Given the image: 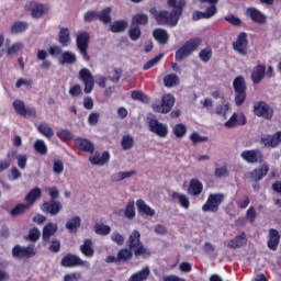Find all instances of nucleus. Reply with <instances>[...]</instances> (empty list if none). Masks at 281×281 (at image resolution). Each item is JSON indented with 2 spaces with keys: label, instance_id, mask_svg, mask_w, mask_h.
Segmentation results:
<instances>
[{
  "label": "nucleus",
  "instance_id": "f257e3e1",
  "mask_svg": "<svg viewBox=\"0 0 281 281\" xmlns=\"http://www.w3.org/2000/svg\"><path fill=\"white\" fill-rule=\"evenodd\" d=\"M169 8H172L171 12L167 10L157 11V8L153 7L149 10V13L156 20L158 25H169V27H176L177 23H179V19L183 14V8H186V1L180 0H168L167 1Z\"/></svg>",
  "mask_w": 281,
  "mask_h": 281
},
{
  "label": "nucleus",
  "instance_id": "f03ea898",
  "mask_svg": "<svg viewBox=\"0 0 281 281\" xmlns=\"http://www.w3.org/2000/svg\"><path fill=\"white\" fill-rule=\"evenodd\" d=\"M126 247L133 251L135 258H139L140 256H150V249L144 246L142 243V234L139 231H133L126 240Z\"/></svg>",
  "mask_w": 281,
  "mask_h": 281
},
{
  "label": "nucleus",
  "instance_id": "7ed1b4c3",
  "mask_svg": "<svg viewBox=\"0 0 281 281\" xmlns=\"http://www.w3.org/2000/svg\"><path fill=\"white\" fill-rule=\"evenodd\" d=\"M202 40L199 37L191 38L187 41L177 52L175 58L177 63L186 60L189 56H192L196 47L201 45Z\"/></svg>",
  "mask_w": 281,
  "mask_h": 281
},
{
  "label": "nucleus",
  "instance_id": "20e7f679",
  "mask_svg": "<svg viewBox=\"0 0 281 281\" xmlns=\"http://www.w3.org/2000/svg\"><path fill=\"white\" fill-rule=\"evenodd\" d=\"M233 88L235 91V104L236 106H243L245 100H247V81L245 77L238 76L233 80Z\"/></svg>",
  "mask_w": 281,
  "mask_h": 281
},
{
  "label": "nucleus",
  "instance_id": "39448f33",
  "mask_svg": "<svg viewBox=\"0 0 281 281\" xmlns=\"http://www.w3.org/2000/svg\"><path fill=\"white\" fill-rule=\"evenodd\" d=\"M91 41V35L89 32H79L76 36V45L79 54L83 57V60L86 63H89L91 60V56H89L88 49H89V43Z\"/></svg>",
  "mask_w": 281,
  "mask_h": 281
},
{
  "label": "nucleus",
  "instance_id": "423d86ee",
  "mask_svg": "<svg viewBox=\"0 0 281 281\" xmlns=\"http://www.w3.org/2000/svg\"><path fill=\"white\" fill-rule=\"evenodd\" d=\"M225 201V194L223 193H211L207 198V201L202 206L204 212H212L216 214L218 212V207H221V203Z\"/></svg>",
  "mask_w": 281,
  "mask_h": 281
},
{
  "label": "nucleus",
  "instance_id": "0eeeda50",
  "mask_svg": "<svg viewBox=\"0 0 281 281\" xmlns=\"http://www.w3.org/2000/svg\"><path fill=\"white\" fill-rule=\"evenodd\" d=\"M79 80H81V82L85 85L83 92L86 94L93 91V87H95V79L93 78V75L89 68H82L79 70Z\"/></svg>",
  "mask_w": 281,
  "mask_h": 281
},
{
  "label": "nucleus",
  "instance_id": "6e6552de",
  "mask_svg": "<svg viewBox=\"0 0 281 281\" xmlns=\"http://www.w3.org/2000/svg\"><path fill=\"white\" fill-rule=\"evenodd\" d=\"M240 157L246 164H265V154L260 149H246Z\"/></svg>",
  "mask_w": 281,
  "mask_h": 281
},
{
  "label": "nucleus",
  "instance_id": "1a4fd4ad",
  "mask_svg": "<svg viewBox=\"0 0 281 281\" xmlns=\"http://www.w3.org/2000/svg\"><path fill=\"white\" fill-rule=\"evenodd\" d=\"M36 255V246L34 244L29 245L27 247H22L16 245L12 249L13 258H34Z\"/></svg>",
  "mask_w": 281,
  "mask_h": 281
},
{
  "label": "nucleus",
  "instance_id": "9d476101",
  "mask_svg": "<svg viewBox=\"0 0 281 281\" xmlns=\"http://www.w3.org/2000/svg\"><path fill=\"white\" fill-rule=\"evenodd\" d=\"M175 106V97L172 94H165L161 98V104H154L153 109L156 113H170Z\"/></svg>",
  "mask_w": 281,
  "mask_h": 281
},
{
  "label": "nucleus",
  "instance_id": "9b49d317",
  "mask_svg": "<svg viewBox=\"0 0 281 281\" xmlns=\"http://www.w3.org/2000/svg\"><path fill=\"white\" fill-rule=\"evenodd\" d=\"M148 126L150 133H154L158 137H168V125L159 122V120L148 117Z\"/></svg>",
  "mask_w": 281,
  "mask_h": 281
},
{
  "label": "nucleus",
  "instance_id": "f8f14e48",
  "mask_svg": "<svg viewBox=\"0 0 281 281\" xmlns=\"http://www.w3.org/2000/svg\"><path fill=\"white\" fill-rule=\"evenodd\" d=\"M254 113L257 117L271 120L273 117V110L265 101H259L254 104Z\"/></svg>",
  "mask_w": 281,
  "mask_h": 281
},
{
  "label": "nucleus",
  "instance_id": "ddd939ff",
  "mask_svg": "<svg viewBox=\"0 0 281 281\" xmlns=\"http://www.w3.org/2000/svg\"><path fill=\"white\" fill-rule=\"evenodd\" d=\"M41 210L45 214H50V216H58L63 210V203H60V201L49 200L42 204Z\"/></svg>",
  "mask_w": 281,
  "mask_h": 281
},
{
  "label": "nucleus",
  "instance_id": "4468645a",
  "mask_svg": "<svg viewBox=\"0 0 281 281\" xmlns=\"http://www.w3.org/2000/svg\"><path fill=\"white\" fill-rule=\"evenodd\" d=\"M61 267H82L87 265V261L80 259L78 255H74L71 252H68L66 256L63 257L60 261Z\"/></svg>",
  "mask_w": 281,
  "mask_h": 281
},
{
  "label": "nucleus",
  "instance_id": "2eb2a0df",
  "mask_svg": "<svg viewBox=\"0 0 281 281\" xmlns=\"http://www.w3.org/2000/svg\"><path fill=\"white\" fill-rule=\"evenodd\" d=\"M247 45H249V41L247 40V33H239L237 41L233 43V49L241 54V56H247Z\"/></svg>",
  "mask_w": 281,
  "mask_h": 281
},
{
  "label": "nucleus",
  "instance_id": "dca6fc26",
  "mask_svg": "<svg viewBox=\"0 0 281 281\" xmlns=\"http://www.w3.org/2000/svg\"><path fill=\"white\" fill-rule=\"evenodd\" d=\"M261 144L267 148H278L281 145V131H278L273 135L266 134L261 137Z\"/></svg>",
  "mask_w": 281,
  "mask_h": 281
},
{
  "label": "nucleus",
  "instance_id": "f3484780",
  "mask_svg": "<svg viewBox=\"0 0 281 281\" xmlns=\"http://www.w3.org/2000/svg\"><path fill=\"white\" fill-rule=\"evenodd\" d=\"M269 175V164H263L261 167L254 169L249 172V178L255 181V183H258L259 181H262L265 177Z\"/></svg>",
  "mask_w": 281,
  "mask_h": 281
},
{
  "label": "nucleus",
  "instance_id": "a211bd4d",
  "mask_svg": "<svg viewBox=\"0 0 281 281\" xmlns=\"http://www.w3.org/2000/svg\"><path fill=\"white\" fill-rule=\"evenodd\" d=\"M267 74V66L260 64L254 67L250 78L254 85H260L262 80H265V76Z\"/></svg>",
  "mask_w": 281,
  "mask_h": 281
},
{
  "label": "nucleus",
  "instance_id": "6ab92c4d",
  "mask_svg": "<svg viewBox=\"0 0 281 281\" xmlns=\"http://www.w3.org/2000/svg\"><path fill=\"white\" fill-rule=\"evenodd\" d=\"M247 124V116L233 113L231 119L224 123L225 128H236V126H245Z\"/></svg>",
  "mask_w": 281,
  "mask_h": 281
},
{
  "label": "nucleus",
  "instance_id": "aec40b11",
  "mask_svg": "<svg viewBox=\"0 0 281 281\" xmlns=\"http://www.w3.org/2000/svg\"><path fill=\"white\" fill-rule=\"evenodd\" d=\"M29 5L31 8V14L33 19H42L43 14L49 11V7L41 4L36 1H31Z\"/></svg>",
  "mask_w": 281,
  "mask_h": 281
},
{
  "label": "nucleus",
  "instance_id": "412c9836",
  "mask_svg": "<svg viewBox=\"0 0 281 281\" xmlns=\"http://www.w3.org/2000/svg\"><path fill=\"white\" fill-rule=\"evenodd\" d=\"M268 249L271 251H278V246L280 245V232L274 228L269 229Z\"/></svg>",
  "mask_w": 281,
  "mask_h": 281
},
{
  "label": "nucleus",
  "instance_id": "4be33fe9",
  "mask_svg": "<svg viewBox=\"0 0 281 281\" xmlns=\"http://www.w3.org/2000/svg\"><path fill=\"white\" fill-rule=\"evenodd\" d=\"M218 12V9L214 5L207 7L205 12L195 11L192 14L193 21H201V19H212Z\"/></svg>",
  "mask_w": 281,
  "mask_h": 281
},
{
  "label": "nucleus",
  "instance_id": "5701e85b",
  "mask_svg": "<svg viewBox=\"0 0 281 281\" xmlns=\"http://www.w3.org/2000/svg\"><path fill=\"white\" fill-rule=\"evenodd\" d=\"M187 192L191 196L201 195V192H203V182H200L196 178L191 179Z\"/></svg>",
  "mask_w": 281,
  "mask_h": 281
},
{
  "label": "nucleus",
  "instance_id": "b1692460",
  "mask_svg": "<svg viewBox=\"0 0 281 281\" xmlns=\"http://www.w3.org/2000/svg\"><path fill=\"white\" fill-rule=\"evenodd\" d=\"M56 232H58V225L54 224V223H47L43 227V232H42L43 243H49L52 239V236H54V234H56Z\"/></svg>",
  "mask_w": 281,
  "mask_h": 281
},
{
  "label": "nucleus",
  "instance_id": "393cba45",
  "mask_svg": "<svg viewBox=\"0 0 281 281\" xmlns=\"http://www.w3.org/2000/svg\"><path fill=\"white\" fill-rule=\"evenodd\" d=\"M247 14L250 16L251 21L259 23V25L267 23V16L256 8H248Z\"/></svg>",
  "mask_w": 281,
  "mask_h": 281
},
{
  "label": "nucleus",
  "instance_id": "a878e982",
  "mask_svg": "<svg viewBox=\"0 0 281 281\" xmlns=\"http://www.w3.org/2000/svg\"><path fill=\"white\" fill-rule=\"evenodd\" d=\"M153 36L159 45H168V41H170V35H168V31L165 29H156L153 32Z\"/></svg>",
  "mask_w": 281,
  "mask_h": 281
},
{
  "label": "nucleus",
  "instance_id": "bb28decb",
  "mask_svg": "<svg viewBox=\"0 0 281 281\" xmlns=\"http://www.w3.org/2000/svg\"><path fill=\"white\" fill-rule=\"evenodd\" d=\"M111 159V155L109 151H104L102 156L100 154H94L89 158L92 166H104V164H109V160Z\"/></svg>",
  "mask_w": 281,
  "mask_h": 281
},
{
  "label": "nucleus",
  "instance_id": "cd10ccee",
  "mask_svg": "<svg viewBox=\"0 0 281 281\" xmlns=\"http://www.w3.org/2000/svg\"><path fill=\"white\" fill-rule=\"evenodd\" d=\"M136 207L138 210V214H144L145 216H155V209L150 207L142 199L136 201Z\"/></svg>",
  "mask_w": 281,
  "mask_h": 281
},
{
  "label": "nucleus",
  "instance_id": "c85d7f7f",
  "mask_svg": "<svg viewBox=\"0 0 281 281\" xmlns=\"http://www.w3.org/2000/svg\"><path fill=\"white\" fill-rule=\"evenodd\" d=\"M58 43L61 44V47H67L71 43V33L68 27H61L58 33Z\"/></svg>",
  "mask_w": 281,
  "mask_h": 281
},
{
  "label": "nucleus",
  "instance_id": "c756f323",
  "mask_svg": "<svg viewBox=\"0 0 281 281\" xmlns=\"http://www.w3.org/2000/svg\"><path fill=\"white\" fill-rule=\"evenodd\" d=\"M76 144L77 148L83 153H93L95 150V146L89 139L77 138Z\"/></svg>",
  "mask_w": 281,
  "mask_h": 281
},
{
  "label": "nucleus",
  "instance_id": "7c9ffc66",
  "mask_svg": "<svg viewBox=\"0 0 281 281\" xmlns=\"http://www.w3.org/2000/svg\"><path fill=\"white\" fill-rule=\"evenodd\" d=\"M126 27H128L126 20H117L110 24L109 30L113 34H122V32H126Z\"/></svg>",
  "mask_w": 281,
  "mask_h": 281
},
{
  "label": "nucleus",
  "instance_id": "2f4dec72",
  "mask_svg": "<svg viewBox=\"0 0 281 281\" xmlns=\"http://www.w3.org/2000/svg\"><path fill=\"white\" fill-rule=\"evenodd\" d=\"M244 245H247V235H245V233H241L228 241V247L231 249H240Z\"/></svg>",
  "mask_w": 281,
  "mask_h": 281
},
{
  "label": "nucleus",
  "instance_id": "473e14b6",
  "mask_svg": "<svg viewBox=\"0 0 281 281\" xmlns=\"http://www.w3.org/2000/svg\"><path fill=\"white\" fill-rule=\"evenodd\" d=\"M80 251L87 258H93V254H95V250L93 249V240L89 238L85 239L83 244L80 246Z\"/></svg>",
  "mask_w": 281,
  "mask_h": 281
},
{
  "label": "nucleus",
  "instance_id": "72a5a7b5",
  "mask_svg": "<svg viewBox=\"0 0 281 281\" xmlns=\"http://www.w3.org/2000/svg\"><path fill=\"white\" fill-rule=\"evenodd\" d=\"M137 175V171H120L111 176V181L113 183H120V181H124V179H131V177Z\"/></svg>",
  "mask_w": 281,
  "mask_h": 281
},
{
  "label": "nucleus",
  "instance_id": "f704fd0d",
  "mask_svg": "<svg viewBox=\"0 0 281 281\" xmlns=\"http://www.w3.org/2000/svg\"><path fill=\"white\" fill-rule=\"evenodd\" d=\"M80 225H82V220L80 216H74L66 223V229H68L70 234H77Z\"/></svg>",
  "mask_w": 281,
  "mask_h": 281
},
{
  "label": "nucleus",
  "instance_id": "c9c22d12",
  "mask_svg": "<svg viewBox=\"0 0 281 281\" xmlns=\"http://www.w3.org/2000/svg\"><path fill=\"white\" fill-rule=\"evenodd\" d=\"M181 82V79H179V76L177 74H169L164 77V85L167 87V89H172V87H179Z\"/></svg>",
  "mask_w": 281,
  "mask_h": 281
},
{
  "label": "nucleus",
  "instance_id": "e433bc0d",
  "mask_svg": "<svg viewBox=\"0 0 281 281\" xmlns=\"http://www.w3.org/2000/svg\"><path fill=\"white\" fill-rule=\"evenodd\" d=\"M113 9L111 7H108L101 11H97V19L98 21H101V23L109 24L113 19L111 18V12Z\"/></svg>",
  "mask_w": 281,
  "mask_h": 281
},
{
  "label": "nucleus",
  "instance_id": "4c0bfd02",
  "mask_svg": "<svg viewBox=\"0 0 281 281\" xmlns=\"http://www.w3.org/2000/svg\"><path fill=\"white\" fill-rule=\"evenodd\" d=\"M42 194L41 188L36 187L33 190H31L26 195H25V201H26V205H29V207L31 205H34V203L36 202V199H40Z\"/></svg>",
  "mask_w": 281,
  "mask_h": 281
},
{
  "label": "nucleus",
  "instance_id": "58836bf2",
  "mask_svg": "<svg viewBox=\"0 0 281 281\" xmlns=\"http://www.w3.org/2000/svg\"><path fill=\"white\" fill-rule=\"evenodd\" d=\"M131 24L137 25L138 27H139V25H143V26L148 25V14L136 13V14L132 15Z\"/></svg>",
  "mask_w": 281,
  "mask_h": 281
},
{
  "label": "nucleus",
  "instance_id": "ea45409f",
  "mask_svg": "<svg viewBox=\"0 0 281 281\" xmlns=\"http://www.w3.org/2000/svg\"><path fill=\"white\" fill-rule=\"evenodd\" d=\"M78 58L76 54L70 50H66L61 54V59L59 60L60 65H76Z\"/></svg>",
  "mask_w": 281,
  "mask_h": 281
},
{
  "label": "nucleus",
  "instance_id": "a19ab883",
  "mask_svg": "<svg viewBox=\"0 0 281 281\" xmlns=\"http://www.w3.org/2000/svg\"><path fill=\"white\" fill-rule=\"evenodd\" d=\"M148 276H150V268L145 267L143 270L132 274L127 281H145L148 280Z\"/></svg>",
  "mask_w": 281,
  "mask_h": 281
},
{
  "label": "nucleus",
  "instance_id": "79ce46f5",
  "mask_svg": "<svg viewBox=\"0 0 281 281\" xmlns=\"http://www.w3.org/2000/svg\"><path fill=\"white\" fill-rule=\"evenodd\" d=\"M172 199H178L181 207H184V210L190 209V199L186 194L177 193V191H173L171 194Z\"/></svg>",
  "mask_w": 281,
  "mask_h": 281
},
{
  "label": "nucleus",
  "instance_id": "37998d69",
  "mask_svg": "<svg viewBox=\"0 0 281 281\" xmlns=\"http://www.w3.org/2000/svg\"><path fill=\"white\" fill-rule=\"evenodd\" d=\"M119 262H128V260L133 259V250L130 248H123L117 252Z\"/></svg>",
  "mask_w": 281,
  "mask_h": 281
},
{
  "label": "nucleus",
  "instance_id": "c03bdc74",
  "mask_svg": "<svg viewBox=\"0 0 281 281\" xmlns=\"http://www.w3.org/2000/svg\"><path fill=\"white\" fill-rule=\"evenodd\" d=\"M30 210V204H16L11 211H10V215L13 216L14 218L16 216H23V214H25V211Z\"/></svg>",
  "mask_w": 281,
  "mask_h": 281
},
{
  "label": "nucleus",
  "instance_id": "a18cd8bd",
  "mask_svg": "<svg viewBox=\"0 0 281 281\" xmlns=\"http://www.w3.org/2000/svg\"><path fill=\"white\" fill-rule=\"evenodd\" d=\"M37 131L41 133V135H44V137H47L48 139L54 135V130L47 123H40Z\"/></svg>",
  "mask_w": 281,
  "mask_h": 281
},
{
  "label": "nucleus",
  "instance_id": "49530a36",
  "mask_svg": "<svg viewBox=\"0 0 281 281\" xmlns=\"http://www.w3.org/2000/svg\"><path fill=\"white\" fill-rule=\"evenodd\" d=\"M128 37L131 41H139L142 38V29L137 25L131 24L130 30L127 31Z\"/></svg>",
  "mask_w": 281,
  "mask_h": 281
},
{
  "label": "nucleus",
  "instance_id": "de8ad7c7",
  "mask_svg": "<svg viewBox=\"0 0 281 281\" xmlns=\"http://www.w3.org/2000/svg\"><path fill=\"white\" fill-rule=\"evenodd\" d=\"M13 108L16 111L18 115H21L22 117H27V111L25 108V102L22 100H15L13 102Z\"/></svg>",
  "mask_w": 281,
  "mask_h": 281
},
{
  "label": "nucleus",
  "instance_id": "09e8293b",
  "mask_svg": "<svg viewBox=\"0 0 281 281\" xmlns=\"http://www.w3.org/2000/svg\"><path fill=\"white\" fill-rule=\"evenodd\" d=\"M27 22L18 21L11 26V34H22V32H25V30H27Z\"/></svg>",
  "mask_w": 281,
  "mask_h": 281
},
{
  "label": "nucleus",
  "instance_id": "8fccbe9b",
  "mask_svg": "<svg viewBox=\"0 0 281 281\" xmlns=\"http://www.w3.org/2000/svg\"><path fill=\"white\" fill-rule=\"evenodd\" d=\"M123 150H131L135 146V139L131 135H124L121 140Z\"/></svg>",
  "mask_w": 281,
  "mask_h": 281
},
{
  "label": "nucleus",
  "instance_id": "3c124183",
  "mask_svg": "<svg viewBox=\"0 0 281 281\" xmlns=\"http://www.w3.org/2000/svg\"><path fill=\"white\" fill-rule=\"evenodd\" d=\"M186 133H188V127L183 123L176 124L173 127V135L181 139L186 136Z\"/></svg>",
  "mask_w": 281,
  "mask_h": 281
},
{
  "label": "nucleus",
  "instance_id": "603ef678",
  "mask_svg": "<svg viewBox=\"0 0 281 281\" xmlns=\"http://www.w3.org/2000/svg\"><path fill=\"white\" fill-rule=\"evenodd\" d=\"M125 218H128V221H133L135 218V202L130 201L125 206Z\"/></svg>",
  "mask_w": 281,
  "mask_h": 281
},
{
  "label": "nucleus",
  "instance_id": "864d4df0",
  "mask_svg": "<svg viewBox=\"0 0 281 281\" xmlns=\"http://www.w3.org/2000/svg\"><path fill=\"white\" fill-rule=\"evenodd\" d=\"M94 232L99 236H109V234H111V226L104 224H95Z\"/></svg>",
  "mask_w": 281,
  "mask_h": 281
},
{
  "label": "nucleus",
  "instance_id": "5fc2aeb1",
  "mask_svg": "<svg viewBox=\"0 0 281 281\" xmlns=\"http://www.w3.org/2000/svg\"><path fill=\"white\" fill-rule=\"evenodd\" d=\"M34 149L38 155H47V145L43 139H37L34 143Z\"/></svg>",
  "mask_w": 281,
  "mask_h": 281
},
{
  "label": "nucleus",
  "instance_id": "6e6d98bb",
  "mask_svg": "<svg viewBox=\"0 0 281 281\" xmlns=\"http://www.w3.org/2000/svg\"><path fill=\"white\" fill-rule=\"evenodd\" d=\"M190 139H191L193 146H196V144H203V143L210 140V138H209L207 136H201V135H199V133H196V132H193V133L190 135Z\"/></svg>",
  "mask_w": 281,
  "mask_h": 281
},
{
  "label": "nucleus",
  "instance_id": "4d7b16f0",
  "mask_svg": "<svg viewBox=\"0 0 281 281\" xmlns=\"http://www.w3.org/2000/svg\"><path fill=\"white\" fill-rule=\"evenodd\" d=\"M164 58V54H159L156 57L148 60L144 66L143 69L146 71L148 69H151V67H155V65H159L160 60Z\"/></svg>",
  "mask_w": 281,
  "mask_h": 281
},
{
  "label": "nucleus",
  "instance_id": "13d9d810",
  "mask_svg": "<svg viewBox=\"0 0 281 281\" xmlns=\"http://www.w3.org/2000/svg\"><path fill=\"white\" fill-rule=\"evenodd\" d=\"M41 238V231L37 227H33L29 231L27 237H25V240H31V243H36Z\"/></svg>",
  "mask_w": 281,
  "mask_h": 281
},
{
  "label": "nucleus",
  "instance_id": "bf43d9fd",
  "mask_svg": "<svg viewBox=\"0 0 281 281\" xmlns=\"http://www.w3.org/2000/svg\"><path fill=\"white\" fill-rule=\"evenodd\" d=\"M224 21H227L231 25H234L235 27H240L243 25V21L239 20L238 16L231 14L224 18Z\"/></svg>",
  "mask_w": 281,
  "mask_h": 281
},
{
  "label": "nucleus",
  "instance_id": "052dcab7",
  "mask_svg": "<svg viewBox=\"0 0 281 281\" xmlns=\"http://www.w3.org/2000/svg\"><path fill=\"white\" fill-rule=\"evenodd\" d=\"M131 97L133 100H137L138 102H148V95L144 94V92L139 90H134Z\"/></svg>",
  "mask_w": 281,
  "mask_h": 281
},
{
  "label": "nucleus",
  "instance_id": "680f3d73",
  "mask_svg": "<svg viewBox=\"0 0 281 281\" xmlns=\"http://www.w3.org/2000/svg\"><path fill=\"white\" fill-rule=\"evenodd\" d=\"M63 170H65V165L63 164V160H55L53 164V172L55 175H63Z\"/></svg>",
  "mask_w": 281,
  "mask_h": 281
},
{
  "label": "nucleus",
  "instance_id": "e2e57ef3",
  "mask_svg": "<svg viewBox=\"0 0 281 281\" xmlns=\"http://www.w3.org/2000/svg\"><path fill=\"white\" fill-rule=\"evenodd\" d=\"M21 49H23V43H15L7 49V54L8 56H13V54L21 52Z\"/></svg>",
  "mask_w": 281,
  "mask_h": 281
},
{
  "label": "nucleus",
  "instance_id": "0e129e2a",
  "mask_svg": "<svg viewBox=\"0 0 281 281\" xmlns=\"http://www.w3.org/2000/svg\"><path fill=\"white\" fill-rule=\"evenodd\" d=\"M199 57L203 63H210V59L212 58V50L202 49L199 54Z\"/></svg>",
  "mask_w": 281,
  "mask_h": 281
},
{
  "label": "nucleus",
  "instance_id": "69168bd1",
  "mask_svg": "<svg viewBox=\"0 0 281 281\" xmlns=\"http://www.w3.org/2000/svg\"><path fill=\"white\" fill-rule=\"evenodd\" d=\"M48 251H50L52 254H58V251H60V240L53 239L50 241V246L48 247Z\"/></svg>",
  "mask_w": 281,
  "mask_h": 281
},
{
  "label": "nucleus",
  "instance_id": "338daca9",
  "mask_svg": "<svg viewBox=\"0 0 281 281\" xmlns=\"http://www.w3.org/2000/svg\"><path fill=\"white\" fill-rule=\"evenodd\" d=\"M229 176V171L227 170V167H220L216 168L214 171V177H216L217 179H221V177H228Z\"/></svg>",
  "mask_w": 281,
  "mask_h": 281
},
{
  "label": "nucleus",
  "instance_id": "774afa93",
  "mask_svg": "<svg viewBox=\"0 0 281 281\" xmlns=\"http://www.w3.org/2000/svg\"><path fill=\"white\" fill-rule=\"evenodd\" d=\"M80 278H82V274L80 272H74V273H68L64 277V281H79Z\"/></svg>",
  "mask_w": 281,
  "mask_h": 281
}]
</instances>
